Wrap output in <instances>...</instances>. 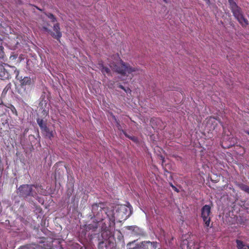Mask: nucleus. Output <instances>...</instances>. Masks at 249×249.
<instances>
[{
  "label": "nucleus",
  "instance_id": "f257e3e1",
  "mask_svg": "<svg viewBox=\"0 0 249 249\" xmlns=\"http://www.w3.org/2000/svg\"><path fill=\"white\" fill-rule=\"evenodd\" d=\"M133 208L130 204L117 205L111 208H102L97 204L92 206L94 216L97 218H128L132 214Z\"/></svg>",
  "mask_w": 249,
  "mask_h": 249
},
{
  "label": "nucleus",
  "instance_id": "f03ea898",
  "mask_svg": "<svg viewBox=\"0 0 249 249\" xmlns=\"http://www.w3.org/2000/svg\"><path fill=\"white\" fill-rule=\"evenodd\" d=\"M115 225V219H100L98 221L93 220L91 223L86 224L84 228L87 231H95L98 226L100 227L101 239L110 243V239L113 237L112 230Z\"/></svg>",
  "mask_w": 249,
  "mask_h": 249
},
{
  "label": "nucleus",
  "instance_id": "7ed1b4c3",
  "mask_svg": "<svg viewBox=\"0 0 249 249\" xmlns=\"http://www.w3.org/2000/svg\"><path fill=\"white\" fill-rule=\"evenodd\" d=\"M18 74L16 76V78L19 80L20 82V87L17 89V92L20 95L21 97L25 100L29 97V93L26 89H28L33 84V80L28 76H25L22 78V76L18 77Z\"/></svg>",
  "mask_w": 249,
  "mask_h": 249
},
{
  "label": "nucleus",
  "instance_id": "20e7f679",
  "mask_svg": "<svg viewBox=\"0 0 249 249\" xmlns=\"http://www.w3.org/2000/svg\"><path fill=\"white\" fill-rule=\"evenodd\" d=\"M110 67L113 71L123 76H125L127 74H130L133 72L139 71L137 68L132 67L129 64L124 63L122 60L117 64L111 63Z\"/></svg>",
  "mask_w": 249,
  "mask_h": 249
},
{
  "label": "nucleus",
  "instance_id": "39448f33",
  "mask_svg": "<svg viewBox=\"0 0 249 249\" xmlns=\"http://www.w3.org/2000/svg\"><path fill=\"white\" fill-rule=\"evenodd\" d=\"M18 194L20 197H27L29 196L36 197V193L33 188L32 185L23 184L20 185L18 189Z\"/></svg>",
  "mask_w": 249,
  "mask_h": 249
},
{
  "label": "nucleus",
  "instance_id": "423d86ee",
  "mask_svg": "<svg viewBox=\"0 0 249 249\" xmlns=\"http://www.w3.org/2000/svg\"><path fill=\"white\" fill-rule=\"evenodd\" d=\"M231 10L235 18L237 19L242 26L246 27L249 24L248 20L244 18L240 7L237 6V7H234L231 9Z\"/></svg>",
  "mask_w": 249,
  "mask_h": 249
},
{
  "label": "nucleus",
  "instance_id": "0eeeda50",
  "mask_svg": "<svg viewBox=\"0 0 249 249\" xmlns=\"http://www.w3.org/2000/svg\"><path fill=\"white\" fill-rule=\"evenodd\" d=\"M44 30L49 33L55 39H59L62 36V34L60 32L59 24L58 23H55L53 27V30L54 32H53L51 30L48 29L47 27H43Z\"/></svg>",
  "mask_w": 249,
  "mask_h": 249
},
{
  "label": "nucleus",
  "instance_id": "6e6552de",
  "mask_svg": "<svg viewBox=\"0 0 249 249\" xmlns=\"http://www.w3.org/2000/svg\"><path fill=\"white\" fill-rule=\"evenodd\" d=\"M156 243L150 241H144L140 244H138L136 247L128 249H155L156 248Z\"/></svg>",
  "mask_w": 249,
  "mask_h": 249
},
{
  "label": "nucleus",
  "instance_id": "1a4fd4ad",
  "mask_svg": "<svg viewBox=\"0 0 249 249\" xmlns=\"http://www.w3.org/2000/svg\"><path fill=\"white\" fill-rule=\"evenodd\" d=\"M185 245H187V249H199V248L198 243L192 240L189 241L187 239L183 240L182 241L180 247L183 249Z\"/></svg>",
  "mask_w": 249,
  "mask_h": 249
},
{
  "label": "nucleus",
  "instance_id": "9d476101",
  "mask_svg": "<svg viewBox=\"0 0 249 249\" xmlns=\"http://www.w3.org/2000/svg\"><path fill=\"white\" fill-rule=\"evenodd\" d=\"M0 78L2 80L8 79L10 78V74L5 69L2 64L0 63Z\"/></svg>",
  "mask_w": 249,
  "mask_h": 249
},
{
  "label": "nucleus",
  "instance_id": "9b49d317",
  "mask_svg": "<svg viewBox=\"0 0 249 249\" xmlns=\"http://www.w3.org/2000/svg\"><path fill=\"white\" fill-rule=\"evenodd\" d=\"M211 207L210 205H205L201 209V218H208L210 216Z\"/></svg>",
  "mask_w": 249,
  "mask_h": 249
},
{
  "label": "nucleus",
  "instance_id": "f8f14e48",
  "mask_svg": "<svg viewBox=\"0 0 249 249\" xmlns=\"http://www.w3.org/2000/svg\"><path fill=\"white\" fill-rule=\"evenodd\" d=\"M99 65V68L101 70L102 73L105 75L106 74H107L108 76L111 75V71L109 69V68L105 67L103 62H101L98 63Z\"/></svg>",
  "mask_w": 249,
  "mask_h": 249
},
{
  "label": "nucleus",
  "instance_id": "ddd939ff",
  "mask_svg": "<svg viewBox=\"0 0 249 249\" xmlns=\"http://www.w3.org/2000/svg\"><path fill=\"white\" fill-rule=\"evenodd\" d=\"M42 133L46 137L51 140L53 137V132L52 130H50L48 127L46 126L42 130H41Z\"/></svg>",
  "mask_w": 249,
  "mask_h": 249
},
{
  "label": "nucleus",
  "instance_id": "4468645a",
  "mask_svg": "<svg viewBox=\"0 0 249 249\" xmlns=\"http://www.w3.org/2000/svg\"><path fill=\"white\" fill-rule=\"evenodd\" d=\"M42 133L46 137L51 140L53 137V132L52 130H50L48 127L46 126L42 130H41Z\"/></svg>",
  "mask_w": 249,
  "mask_h": 249
},
{
  "label": "nucleus",
  "instance_id": "2eb2a0df",
  "mask_svg": "<svg viewBox=\"0 0 249 249\" xmlns=\"http://www.w3.org/2000/svg\"><path fill=\"white\" fill-rule=\"evenodd\" d=\"M236 185L242 191L249 194V186L243 183L236 182Z\"/></svg>",
  "mask_w": 249,
  "mask_h": 249
},
{
  "label": "nucleus",
  "instance_id": "dca6fc26",
  "mask_svg": "<svg viewBox=\"0 0 249 249\" xmlns=\"http://www.w3.org/2000/svg\"><path fill=\"white\" fill-rule=\"evenodd\" d=\"M235 242L237 249H249V246L245 244L242 241L236 239Z\"/></svg>",
  "mask_w": 249,
  "mask_h": 249
},
{
  "label": "nucleus",
  "instance_id": "f3484780",
  "mask_svg": "<svg viewBox=\"0 0 249 249\" xmlns=\"http://www.w3.org/2000/svg\"><path fill=\"white\" fill-rule=\"evenodd\" d=\"M35 209L34 210V213H36V218H41L43 216V211L42 208L37 206L35 205Z\"/></svg>",
  "mask_w": 249,
  "mask_h": 249
},
{
  "label": "nucleus",
  "instance_id": "a211bd4d",
  "mask_svg": "<svg viewBox=\"0 0 249 249\" xmlns=\"http://www.w3.org/2000/svg\"><path fill=\"white\" fill-rule=\"evenodd\" d=\"M36 122L41 130L47 126L46 121H44L42 119L38 118Z\"/></svg>",
  "mask_w": 249,
  "mask_h": 249
},
{
  "label": "nucleus",
  "instance_id": "6ab92c4d",
  "mask_svg": "<svg viewBox=\"0 0 249 249\" xmlns=\"http://www.w3.org/2000/svg\"><path fill=\"white\" fill-rule=\"evenodd\" d=\"M33 185V188H35L36 191L35 192L36 193V195L37 194H42L44 192L43 188L42 186L40 185Z\"/></svg>",
  "mask_w": 249,
  "mask_h": 249
},
{
  "label": "nucleus",
  "instance_id": "aec40b11",
  "mask_svg": "<svg viewBox=\"0 0 249 249\" xmlns=\"http://www.w3.org/2000/svg\"><path fill=\"white\" fill-rule=\"evenodd\" d=\"M12 84L11 83H8L4 88L2 91V94H6L7 92L11 89Z\"/></svg>",
  "mask_w": 249,
  "mask_h": 249
},
{
  "label": "nucleus",
  "instance_id": "412c9836",
  "mask_svg": "<svg viewBox=\"0 0 249 249\" xmlns=\"http://www.w3.org/2000/svg\"><path fill=\"white\" fill-rule=\"evenodd\" d=\"M7 107L10 109V110L13 114L15 115L16 116H18V112L17 111V109L13 105L10 104L9 106Z\"/></svg>",
  "mask_w": 249,
  "mask_h": 249
},
{
  "label": "nucleus",
  "instance_id": "4be33fe9",
  "mask_svg": "<svg viewBox=\"0 0 249 249\" xmlns=\"http://www.w3.org/2000/svg\"><path fill=\"white\" fill-rule=\"evenodd\" d=\"M34 66H33V62L32 60L28 59L26 62V68L28 70L32 71Z\"/></svg>",
  "mask_w": 249,
  "mask_h": 249
},
{
  "label": "nucleus",
  "instance_id": "5701e85b",
  "mask_svg": "<svg viewBox=\"0 0 249 249\" xmlns=\"http://www.w3.org/2000/svg\"><path fill=\"white\" fill-rule=\"evenodd\" d=\"M46 16L51 19L52 22H54L56 21V19L52 13H46Z\"/></svg>",
  "mask_w": 249,
  "mask_h": 249
},
{
  "label": "nucleus",
  "instance_id": "b1692460",
  "mask_svg": "<svg viewBox=\"0 0 249 249\" xmlns=\"http://www.w3.org/2000/svg\"><path fill=\"white\" fill-rule=\"evenodd\" d=\"M228 2L230 4L231 9L237 7V6H238L234 0H228Z\"/></svg>",
  "mask_w": 249,
  "mask_h": 249
},
{
  "label": "nucleus",
  "instance_id": "393cba45",
  "mask_svg": "<svg viewBox=\"0 0 249 249\" xmlns=\"http://www.w3.org/2000/svg\"><path fill=\"white\" fill-rule=\"evenodd\" d=\"M113 119H114L116 123V126L118 128V129L119 130H121V131H124L122 129V127H121V126L120 125V122L119 121V120H118L114 116H113Z\"/></svg>",
  "mask_w": 249,
  "mask_h": 249
},
{
  "label": "nucleus",
  "instance_id": "a878e982",
  "mask_svg": "<svg viewBox=\"0 0 249 249\" xmlns=\"http://www.w3.org/2000/svg\"><path fill=\"white\" fill-rule=\"evenodd\" d=\"M4 48L2 46H0V59H3L4 57Z\"/></svg>",
  "mask_w": 249,
  "mask_h": 249
},
{
  "label": "nucleus",
  "instance_id": "bb28decb",
  "mask_svg": "<svg viewBox=\"0 0 249 249\" xmlns=\"http://www.w3.org/2000/svg\"><path fill=\"white\" fill-rule=\"evenodd\" d=\"M119 88L120 89H123L126 93H127L128 92H131V90L129 88H127L126 89L123 85L121 84H119L118 86Z\"/></svg>",
  "mask_w": 249,
  "mask_h": 249
},
{
  "label": "nucleus",
  "instance_id": "cd10ccee",
  "mask_svg": "<svg viewBox=\"0 0 249 249\" xmlns=\"http://www.w3.org/2000/svg\"><path fill=\"white\" fill-rule=\"evenodd\" d=\"M124 134H125V135L128 137L129 139L132 140L133 141L135 142H137L138 141V139L136 137H134V136H127L126 134L124 133Z\"/></svg>",
  "mask_w": 249,
  "mask_h": 249
},
{
  "label": "nucleus",
  "instance_id": "c85d7f7f",
  "mask_svg": "<svg viewBox=\"0 0 249 249\" xmlns=\"http://www.w3.org/2000/svg\"><path fill=\"white\" fill-rule=\"evenodd\" d=\"M170 186L172 188V189L176 192L178 193L179 192V190L172 183L170 182L169 183Z\"/></svg>",
  "mask_w": 249,
  "mask_h": 249
},
{
  "label": "nucleus",
  "instance_id": "c756f323",
  "mask_svg": "<svg viewBox=\"0 0 249 249\" xmlns=\"http://www.w3.org/2000/svg\"><path fill=\"white\" fill-rule=\"evenodd\" d=\"M204 221L205 222V225L207 227H209L211 219H203Z\"/></svg>",
  "mask_w": 249,
  "mask_h": 249
},
{
  "label": "nucleus",
  "instance_id": "7c9ffc66",
  "mask_svg": "<svg viewBox=\"0 0 249 249\" xmlns=\"http://www.w3.org/2000/svg\"><path fill=\"white\" fill-rule=\"evenodd\" d=\"M37 199L39 203H41L42 204L44 203V199L41 197H37Z\"/></svg>",
  "mask_w": 249,
  "mask_h": 249
},
{
  "label": "nucleus",
  "instance_id": "2f4dec72",
  "mask_svg": "<svg viewBox=\"0 0 249 249\" xmlns=\"http://www.w3.org/2000/svg\"><path fill=\"white\" fill-rule=\"evenodd\" d=\"M117 232H118V238L119 239V240H121L123 236L122 235V232L120 231H117Z\"/></svg>",
  "mask_w": 249,
  "mask_h": 249
},
{
  "label": "nucleus",
  "instance_id": "473e14b6",
  "mask_svg": "<svg viewBox=\"0 0 249 249\" xmlns=\"http://www.w3.org/2000/svg\"><path fill=\"white\" fill-rule=\"evenodd\" d=\"M161 159L162 160V165H163V162L165 161L164 158L163 156H160Z\"/></svg>",
  "mask_w": 249,
  "mask_h": 249
},
{
  "label": "nucleus",
  "instance_id": "72a5a7b5",
  "mask_svg": "<svg viewBox=\"0 0 249 249\" xmlns=\"http://www.w3.org/2000/svg\"><path fill=\"white\" fill-rule=\"evenodd\" d=\"M135 242V240L133 241L132 242H129L127 244V246H128L130 245L131 244Z\"/></svg>",
  "mask_w": 249,
  "mask_h": 249
},
{
  "label": "nucleus",
  "instance_id": "f704fd0d",
  "mask_svg": "<svg viewBox=\"0 0 249 249\" xmlns=\"http://www.w3.org/2000/svg\"><path fill=\"white\" fill-rule=\"evenodd\" d=\"M214 118L213 117H210V118L209 119V121H211L212 122H213V121L212 120H214Z\"/></svg>",
  "mask_w": 249,
  "mask_h": 249
},
{
  "label": "nucleus",
  "instance_id": "c9c22d12",
  "mask_svg": "<svg viewBox=\"0 0 249 249\" xmlns=\"http://www.w3.org/2000/svg\"><path fill=\"white\" fill-rule=\"evenodd\" d=\"M134 228L133 227H128L127 229L128 230H132Z\"/></svg>",
  "mask_w": 249,
  "mask_h": 249
},
{
  "label": "nucleus",
  "instance_id": "e433bc0d",
  "mask_svg": "<svg viewBox=\"0 0 249 249\" xmlns=\"http://www.w3.org/2000/svg\"><path fill=\"white\" fill-rule=\"evenodd\" d=\"M12 57H13V59H15V58H17V56H16V55L11 56H10V58H12Z\"/></svg>",
  "mask_w": 249,
  "mask_h": 249
},
{
  "label": "nucleus",
  "instance_id": "4c0bfd02",
  "mask_svg": "<svg viewBox=\"0 0 249 249\" xmlns=\"http://www.w3.org/2000/svg\"><path fill=\"white\" fill-rule=\"evenodd\" d=\"M246 133L249 135V131H246Z\"/></svg>",
  "mask_w": 249,
  "mask_h": 249
},
{
  "label": "nucleus",
  "instance_id": "58836bf2",
  "mask_svg": "<svg viewBox=\"0 0 249 249\" xmlns=\"http://www.w3.org/2000/svg\"><path fill=\"white\" fill-rule=\"evenodd\" d=\"M165 2L167 3V0H163Z\"/></svg>",
  "mask_w": 249,
  "mask_h": 249
},
{
  "label": "nucleus",
  "instance_id": "ea45409f",
  "mask_svg": "<svg viewBox=\"0 0 249 249\" xmlns=\"http://www.w3.org/2000/svg\"><path fill=\"white\" fill-rule=\"evenodd\" d=\"M217 72H218V71H215V72H214V74H216Z\"/></svg>",
  "mask_w": 249,
  "mask_h": 249
}]
</instances>
